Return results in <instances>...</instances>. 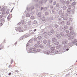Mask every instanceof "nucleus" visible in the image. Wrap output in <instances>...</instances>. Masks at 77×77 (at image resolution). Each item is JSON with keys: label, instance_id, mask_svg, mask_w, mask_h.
Listing matches in <instances>:
<instances>
[{"label": "nucleus", "instance_id": "nucleus-1", "mask_svg": "<svg viewBox=\"0 0 77 77\" xmlns=\"http://www.w3.org/2000/svg\"><path fill=\"white\" fill-rule=\"evenodd\" d=\"M23 28H20L19 29V31L20 32H22L23 31Z\"/></svg>", "mask_w": 77, "mask_h": 77}, {"label": "nucleus", "instance_id": "nucleus-2", "mask_svg": "<svg viewBox=\"0 0 77 77\" xmlns=\"http://www.w3.org/2000/svg\"><path fill=\"white\" fill-rule=\"evenodd\" d=\"M70 12H71V8H69L67 10V12L69 14Z\"/></svg>", "mask_w": 77, "mask_h": 77}, {"label": "nucleus", "instance_id": "nucleus-3", "mask_svg": "<svg viewBox=\"0 0 77 77\" xmlns=\"http://www.w3.org/2000/svg\"><path fill=\"white\" fill-rule=\"evenodd\" d=\"M36 48H37L36 47H34L33 48V51H36Z\"/></svg>", "mask_w": 77, "mask_h": 77}, {"label": "nucleus", "instance_id": "nucleus-4", "mask_svg": "<svg viewBox=\"0 0 77 77\" xmlns=\"http://www.w3.org/2000/svg\"><path fill=\"white\" fill-rule=\"evenodd\" d=\"M51 49L52 51H54L55 50V48L54 47H52L51 48Z\"/></svg>", "mask_w": 77, "mask_h": 77}, {"label": "nucleus", "instance_id": "nucleus-5", "mask_svg": "<svg viewBox=\"0 0 77 77\" xmlns=\"http://www.w3.org/2000/svg\"><path fill=\"white\" fill-rule=\"evenodd\" d=\"M63 9L64 10H66V7L65 6H64V7H63Z\"/></svg>", "mask_w": 77, "mask_h": 77}, {"label": "nucleus", "instance_id": "nucleus-6", "mask_svg": "<svg viewBox=\"0 0 77 77\" xmlns=\"http://www.w3.org/2000/svg\"><path fill=\"white\" fill-rule=\"evenodd\" d=\"M43 43L44 44H46L47 43V41L46 40H44L43 41Z\"/></svg>", "mask_w": 77, "mask_h": 77}, {"label": "nucleus", "instance_id": "nucleus-7", "mask_svg": "<svg viewBox=\"0 0 77 77\" xmlns=\"http://www.w3.org/2000/svg\"><path fill=\"white\" fill-rule=\"evenodd\" d=\"M34 23L35 24H36L37 23V21H36V20H34Z\"/></svg>", "mask_w": 77, "mask_h": 77}, {"label": "nucleus", "instance_id": "nucleus-8", "mask_svg": "<svg viewBox=\"0 0 77 77\" xmlns=\"http://www.w3.org/2000/svg\"><path fill=\"white\" fill-rule=\"evenodd\" d=\"M66 4L67 5H69V1H68L66 2Z\"/></svg>", "mask_w": 77, "mask_h": 77}, {"label": "nucleus", "instance_id": "nucleus-9", "mask_svg": "<svg viewBox=\"0 0 77 77\" xmlns=\"http://www.w3.org/2000/svg\"><path fill=\"white\" fill-rule=\"evenodd\" d=\"M2 14H3V15H4V14H5V12L3 11L2 12Z\"/></svg>", "mask_w": 77, "mask_h": 77}, {"label": "nucleus", "instance_id": "nucleus-10", "mask_svg": "<svg viewBox=\"0 0 77 77\" xmlns=\"http://www.w3.org/2000/svg\"><path fill=\"white\" fill-rule=\"evenodd\" d=\"M51 33H54V31L53 30H52L51 31Z\"/></svg>", "mask_w": 77, "mask_h": 77}, {"label": "nucleus", "instance_id": "nucleus-11", "mask_svg": "<svg viewBox=\"0 0 77 77\" xmlns=\"http://www.w3.org/2000/svg\"><path fill=\"white\" fill-rule=\"evenodd\" d=\"M37 52H39V51H40V49H38L37 50Z\"/></svg>", "mask_w": 77, "mask_h": 77}, {"label": "nucleus", "instance_id": "nucleus-12", "mask_svg": "<svg viewBox=\"0 0 77 77\" xmlns=\"http://www.w3.org/2000/svg\"><path fill=\"white\" fill-rule=\"evenodd\" d=\"M15 72H19V71H18L17 70H16L15 71Z\"/></svg>", "mask_w": 77, "mask_h": 77}, {"label": "nucleus", "instance_id": "nucleus-13", "mask_svg": "<svg viewBox=\"0 0 77 77\" xmlns=\"http://www.w3.org/2000/svg\"><path fill=\"white\" fill-rule=\"evenodd\" d=\"M26 17H28V16H29V14H26Z\"/></svg>", "mask_w": 77, "mask_h": 77}, {"label": "nucleus", "instance_id": "nucleus-14", "mask_svg": "<svg viewBox=\"0 0 77 77\" xmlns=\"http://www.w3.org/2000/svg\"><path fill=\"white\" fill-rule=\"evenodd\" d=\"M29 45H30L29 44V43H27V44L26 46H29Z\"/></svg>", "mask_w": 77, "mask_h": 77}, {"label": "nucleus", "instance_id": "nucleus-15", "mask_svg": "<svg viewBox=\"0 0 77 77\" xmlns=\"http://www.w3.org/2000/svg\"><path fill=\"white\" fill-rule=\"evenodd\" d=\"M9 75H11V72H10L8 73Z\"/></svg>", "mask_w": 77, "mask_h": 77}, {"label": "nucleus", "instance_id": "nucleus-16", "mask_svg": "<svg viewBox=\"0 0 77 77\" xmlns=\"http://www.w3.org/2000/svg\"><path fill=\"white\" fill-rule=\"evenodd\" d=\"M56 3L54 2L53 3V5H56Z\"/></svg>", "mask_w": 77, "mask_h": 77}, {"label": "nucleus", "instance_id": "nucleus-17", "mask_svg": "<svg viewBox=\"0 0 77 77\" xmlns=\"http://www.w3.org/2000/svg\"><path fill=\"white\" fill-rule=\"evenodd\" d=\"M48 12H46L45 13V15H47V14H48Z\"/></svg>", "mask_w": 77, "mask_h": 77}, {"label": "nucleus", "instance_id": "nucleus-18", "mask_svg": "<svg viewBox=\"0 0 77 77\" xmlns=\"http://www.w3.org/2000/svg\"><path fill=\"white\" fill-rule=\"evenodd\" d=\"M2 17V15H1L0 16V18H1Z\"/></svg>", "mask_w": 77, "mask_h": 77}, {"label": "nucleus", "instance_id": "nucleus-19", "mask_svg": "<svg viewBox=\"0 0 77 77\" xmlns=\"http://www.w3.org/2000/svg\"><path fill=\"white\" fill-rule=\"evenodd\" d=\"M36 31V29H35L34 30V32H35V31Z\"/></svg>", "mask_w": 77, "mask_h": 77}, {"label": "nucleus", "instance_id": "nucleus-20", "mask_svg": "<svg viewBox=\"0 0 77 77\" xmlns=\"http://www.w3.org/2000/svg\"><path fill=\"white\" fill-rule=\"evenodd\" d=\"M43 8V7H42L41 8V10H42V9H43V8Z\"/></svg>", "mask_w": 77, "mask_h": 77}, {"label": "nucleus", "instance_id": "nucleus-21", "mask_svg": "<svg viewBox=\"0 0 77 77\" xmlns=\"http://www.w3.org/2000/svg\"><path fill=\"white\" fill-rule=\"evenodd\" d=\"M2 49H3V48H0V50H2Z\"/></svg>", "mask_w": 77, "mask_h": 77}, {"label": "nucleus", "instance_id": "nucleus-22", "mask_svg": "<svg viewBox=\"0 0 77 77\" xmlns=\"http://www.w3.org/2000/svg\"><path fill=\"white\" fill-rule=\"evenodd\" d=\"M38 38H41V36H38Z\"/></svg>", "mask_w": 77, "mask_h": 77}, {"label": "nucleus", "instance_id": "nucleus-23", "mask_svg": "<svg viewBox=\"0 0 77 77\" xmlns=\"http://www.w3.org/2000/svg\"><path fill=\"white\" fill-rule=\"evenodd\" d=\"M66 50H67V51H68V50H69V49H66Z\"/></svg>", "mask_w": 77, "mask_h": 77}, {"label": "nucleus", "instance_id": "nucleus-24", "mask_svg": "<svg viewBox=\"0 0 77 77\" xmlns=\"http://www.w3.org/2000/svg\"><path fill=\"white\" fill-rule=\"evenodd\" d=\"M33 17V16H32L31 17V19H32V18Z\"/></svg>", "mask_w": 77, "mask_h": 77}, {"label": "nucleus", "instance_id": "nucleus-25", "mask_svg": "<svg viewBox=\"0 0 77 77\" xmlns=\"http://www.w3.org/2000/svg\"><path fill=\"white\" fill-rule=\"evenodd\" d=\"M39 42V44H40V42Z\"/></svg>", "mask_w": 77, "mask_h": 77}, {"label": "nucleus", "instance_id": "nucleus-26", "mask_svg": "<svg viewBox=\"0 0 77 77\" xmlns=\"http://www.w3.org/2000/svg\"><path fill=\"white\" fill-rule=\"evenodd\" d=\"M74 2L73 3H72V5H73V4H74Z\"/></svg>", "mask_w": 77, "mask_h": 77}, {"label": "nucleus", "instance_id": "nucleus-27", "mask_svg": "<svg viewBox=\"0 0 77 77\" xmlns=\"http://www.w3.org/2000/svg\"><path fill=\"white\" fill-rule=\"evenodd\" d=\"M70 1H72V0H70Z\"/></svg>", "mask_w": 77, "mask_h": 77}, {"label": "nucleus", "instance_id": "nucleus-28", "mask_svg": "<svg viewBox=\"0 0 77 77\" xmlns=\"http://www.w3.org/2000/svg\"><path fill=\"white\" fill-rule=\"evenodd\" d=\"M1 14V13L0 12V14Z\"/></svg>", "mask_w": 77, "mask_h": 77}, {"label": "nucleus", "instance_id": "nucleus-29", "mask_svg": "<svg viewBox=\"0 0 77 77\" xmlns=\"http://www.w3.org/2000/svg\"><path fill=\"white\" fill-rule=\"evenodd\" d=\"M77 62V60L76 61V62Z\"/></svg>", "mask_w": 77, "mask_h": 77}, {"label": "nucleus", "instance_id": "nucleus-30", "mask_svg": "<svg viewBox=\"0 0 77 77\" xmlns=\"http://www.w3.org/2000/svg\"><path fill=\"white\" fill-rule=\"evenodd\" d=\"M65 27H66V26H65Z\"/></svg>", "mask_w": 77, "mask_h": 77}]
</instances>
